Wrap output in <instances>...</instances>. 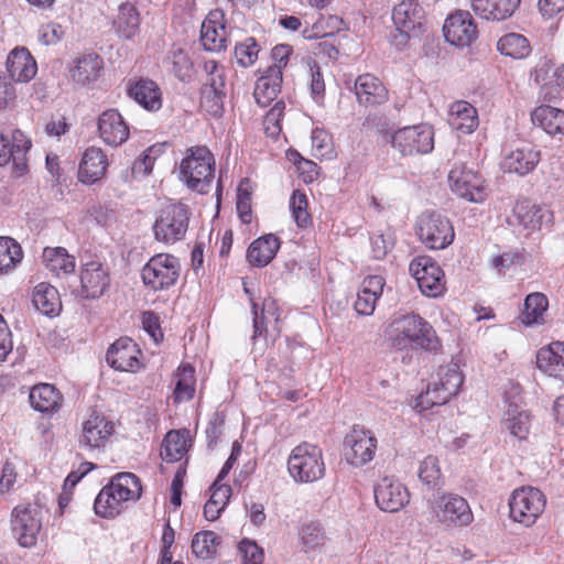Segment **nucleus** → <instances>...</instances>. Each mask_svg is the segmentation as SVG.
Masks as SVG:
<instances>
[{"instance_id":"1","label":"nucleus","mask_w":564,"mask_h":564,"mask_svg":"<svg viewBox=\"0 0 564 564\" xmlns=\"http://www.w3.org/2000/svg\"><path fill=\"white\" fill-rule=\"evenodd\" d=\"M386 333L390 346L398 350L410 348L435 350L438 347L433 327L417 314L395 317Z\"/></svg>"},{"instance_id":"2","label":"nucleus","mask_w":564,"mask_h":564,"mask_svg":"<svg viewBox=\"0 0 564 564\" xmlns=\"http://www.w3.org/2000/svg\"><path fill=\"white\" fill-rule=\"evenodd\" d=\"M215 172V158L205 145L187 149L180 164V176L186 186L199 194H206L212 187Z\"/></svg>"},{"instance_id":"3","label":"nucleus","mask_w":564,"mask_h":564,"mask_svg":"<svg viewBox=\"0 0 564 564\" xmlns=\"http://www.w3.org/2000/svg\"><path fill=\"white\" fill-rule=\"evenodd\" d=\"M288 469L296 482L308 484L322 479L326 470L322 449L306 442L299 444L289 456Z\"/></svg>"},{"instance_id":"4","label":"nucleus","mask_w":564,"mask_h":564,"mask_svg":"<svg viewBox=\"0 0 564 564\" xmlns=\"http://www.w3.org/2000/svg\"><path fill=\"white\" fill-rule=\"evenodd\" d=\"M191 209L184 203H172L163 207L153 225L158 241L173 245L185 238L188 230Z\"/></svg>"},{"instance_id":"5","label":"nucleus","mask_w":564,"mask_h":564,"mask_svg":"<svg viewBox=\"0 0 564 564\" xmlns=\"http://www.w3.org/2000/svg\"><path fill=\"white\" fill-rule=\"evenodd\" d=\"M438 381L430 384L424 393L416 399V408L427 410L447 403L459 391L464 378L457 365L441 367Z\"/></svg>"},{"instance_id":"6","label":"nucleus","mask_w":564,"mask_h":564,"mask_svg":"<svg viewBox=\"0 0 564 564\" xmlns=\"http://www.w3.org/2000/svg\"><path fill=\"white\" fill-rule=\"evenodd\" d=\"M181 272V264L176 257L169 253L153 256L142 268L143 284L156 292L173 286Z\"/></svg>"},{"instance_id":"7","label":"nucleus","mask_w":564,"mask_h":564,"mask_svg":"<svg viewBox=\"0 0 564 564\" xmlns=\"http://www.w3.org/2000/svg\"><path fill=\"white\" fill-rule=\"evenodd\" d=\"M416 234L427 248L435 250L446 248L455 237L451 221L435 212H424L419 216Z\"/></svg>"},{"instance_id":"8","label":"nucleus","mask_w":564,"mask_h":564,"mask_svg":"<svg viewBox=\"0 0 564 564\" xmlns=\"http://www.w3.org/2000/svg\"><path fill=\"white\" fill-rule=\"evenodd\" d=\"M391 144L402 155L430 153L434 148V131L421 123L398 129L391 134Z\"/></svg>"},{"instance_id":"9","label":"nucleus","mask_w":564,"mask_h":564,"mask_svg":"<svg viewBox=\"0 0 564 564\" xmlns=\"http://www.w3.org/2000/svg\"><path fill=\"white\" fill-rule=\"evenodd\" d=\"M430 506L436 520L447 528L467 527L474 520L467 500L455 494H444Z\"/></svg>"},{"instance_id":"10","label":"nucleus","mask_w":564,"mask_h":564,"mask_svg":"<svg viewBox=\"0 0 564 564\" xmlns=\"http://www.w3.org/2000/svg\"><path fill=\"white\" fill-rule=\"evenodd\" d=\"M545 503V497L538 488H518L509 500L510 517L513 521L529 527L543 512Z\"/></svg>"},{"instance_id":"11","label":"nucleus","mask_w":564,"mask_h":564,"mask_svg":"<svg viewBox=\"0 0 564 564\" xmlns=\"http://www.w3.org/2000/svg\"><path fill=\"white\" fill-rule=\"evenodd\" d=\"M42 528V512L37 506L19 505L11 513V529L23 547L35 545Z\"/></svg>"},{"instance_id":"12","label":"nucleus","mask_w":564,"mask_h":564,"mask_svg":"<svg viewBox=\"0 0 564 564\" xmlns=\"http://www.w3.org/2000/svg\"><path fill=\"white\" fill-rule=\"evenodd\" d=\"M31 147V140L19 129L10 137L0 133V166L12 161L13 177H22L29 170L26 155Z\"/></svg>"},{"instance_id":"13","label":"nucleus","mask_w":564,"mask_h":564,"mask_svg":"<svg viewBox=\"0 0 564 564\" xmlns=\"http://www.w3.org/2000/svg\"><path fill=\"white\" fill-rule=\"evenodd\" d=\"M377 445L378 441L372 432L354 426L344 440L345 458L349 465L361 467L373 459Z\"/></svg>"},{"instance_id":"14","label":"nucleus","mask_w":564,"mask_h":564,"mask_svg":"<svg viewBox=\"0 0 564 564\" xmlns=\"http://www.w3.org/2000/svg\"><path fill=\"white\" fill-rule=\"evenodd\" d=\"M409 270L424 295L436 297L443 294L445 290L444 272L431 257H416L411 261Z\"/></svg>"},{"instance_id":"15","label":"nucleus","mask_w":564,"mask_h":564,"mask_svg":"<svg viewBox=\"0 0 564 564\" xmlns=\"http://www.w3.org/2000/svg\"><path fill=\"white\" fill-rule=\"evenodd\" d=\"M452 191L468 202L480 203L486 197L482 177L466 164H455L448 173Z\"/></svg>"},{"instance_id":"16","label":"nucleus","mask_w":564,"mask_h":564,"mask_svg":"<svg viewBox=\"0 0 564 564\" xmlns=\"http://www.w3.org/2000/svg\"><path fill=\"white\" fill-rule=\"evenodd\" d=\"M79 295L83 299H99L110 286L109 268L99 260H90L84 263L79 272Z\"/></svg>"},{"instance_id":"17","label":"nucleus","mask_w":564,"mask_h":564,"mask_svg":"<svg viewBox=\"0 0 564 564\" xmlns=\"http://www.w3.org/2000/svg\"><path fill=\"white\" fill-rule=\"evenodd\" d=\"M445 40L455 46H468L477 36V29L469 12L458 10L451 14L443 26Z\"/></svg>"},{"instance_id":"18","label":"nucleus","mask_w":564,"mask_h":564,"mask_svg":"<svg viewBox=\"0 0 564 564\" xmlns=\"http://www.w3.org/2000/svg\"><path fill=\"white\" fill-rule=\"evenodd\" d=\"M375 499L381 510L397 512L409 502L410 494L399 480L383 477L375 487Z\"/></svg>"},{"instance_id":"19","label":"nucleus","mask_w":564,"mask_h":564,"mask_svg":"<svg viewBox=\"0 0 564 564\" xmlns=\"http://www.w3.org/2000/svg\"><path fill=\"white\" fill-rule=\"evenodd\" d=\"M113 433V424L102 414L93 412L82 424L79 446L85 448H99L106 444Z\"/></svg>"},{"instance_id":"20","label":"nucleus","mask_w":564,"mask_h":564,"mask_svg":"<svg viewBox=\"0 0 564 564\" xmlns=\"http://www.w3.org/2000/svg\"><path fill=\"white\" fill-rule=\"evenodd\" d=\"M140 350L129 337L117 339L108 349L106 360L108 365L119 371H135L139 368Z\"/></svg>"},{"instance_id":"21","label":"nucleus","mask_w":564,"mask_h":564,"mask_svg":"<svg viewBox=\"0 0 564 564\" xmlns=\"http://www.w3.org/2000/svg\"><path fill=\"white\" fill-rule=\"evenodd\" d=\"M99 137L111 147L121 145L129 138V127L117 109H108L98 118Z\"/></svg>"},{"instance_id":"22","label":"nucleus","mask_w":564,"mask_h":564,"mask_svg":"<svg viewBox=\"0 0 564 564\" xmlns=\"http://www.w3.org/2000/svg\"><path fill=\"white\" fill-rule=\"evenodd\" d=\"M227 32L224 13L220 10L209 12L200 26V43L206 51L220 52L226 48Z\"/></svg>"},{"instance_id":"23","label":"nucleus","mask_w":564,"mask_h":564,"mask_svg":"<svg viewBox=\"0 0 564 564\" xmlns=\"http://www.w3.org/2000/svg\"><path fill=\"white\" fill-rule=\"evenodd\" d=\"M540 160V151L534 145L523 144L510 151L505 156L501 166L505 172L524 176L536 167Z\"/></svg>"},{"instance_id":"24","label":"nucleus","mask_w":564,"mask_h":564,"mask_svg":"<svg viewBox=\"0 0 564 564\" xmlns=\"http://www.w3.org/2000/svg\"><path fill=\"white\" fill-rule=\"evenodd\" d=\"M423 18V9L414 0H403L392 11L395 30H401L403 34L409 32L422 33Z\"/></svg>"},{"instance_id":"25","label":"nucleus","mask_w":564,"mask_h":564,"mask_svg":"<svg viewBox=\"0 0 564 564\" xmlns=\"http://www.w3.org/2000/svg\"><path fill=\"white\" fill-rule=\"evenodd\" d=\"M538 368L545 375L564 382V343L553 341L536 354Z\"/></svg>"},{"instance_id":"26","label":"nucleus","mask_w":564,"mask_h":564,"mask_svg":"<svg viewBox=\"0 0 564 564\" xmlns=\"http://www.w3.org/2000/svg\"><path fill=\"white\" fill-rule=\"evenodd\" d=\"M7 69L14 82L26 83L36 72V62L25 47L12 50L7 58Z\"/></svg>"},{"instance_id":"27","label":"nucleus","mask_w":564,"mask_h":564,"mask_svg":"<svg viewBox=\"0 0 564 564\" xmlns=\"http://www.w3.org/2000/svg\"><path fill=\"white\" fill-rule=\"evenodd\" d=\"M129 97L149 111H156L162 107V94L155 82L140 78L127 88Z\"/></svg>"},{"instance_id":"28","label":"nucleus","mask_w":564,"mask_h":564,"mask_svg":"<svg viewBox=\"0 0 564 564\" xmlns=\"http://www.w3.org/2000/svg\"><path fill=\"white\" fill-rule=\"evenodd\" d=\"M520 4V0H471L476 15L488 21H503L510 18Z\"/></svg>"},{"instance_id":"29","label":"nucleus","mask_w":564,"mask_h":564,"mask_svg":"<svg viewBox=\"0 0 564 564\" xmlns=\"http://www.w3.org/2000/svg\"><path fill=\"white\" fill-rule=\"evenodd\" d=\"M355 94L360 104L366 106L381 105L387 100V89L371 74H364L355 80Z\"/></svg>"},{"instance_id":"30","label":"nucleus","mask_w":564,"mask_h":564,"mask_svg":"<svg viewBox=\"0 0 564 564\" xmlns=\"http://www.w3.org/2000/svg\"><path fill=\"white\" fill-rule=\"evenodd\" d=\"M282 72L279 66H270L256 83L253 96L258 105L267 107L281 90Z\"/></svg>"},{"instance_id":"31","label":"nucleus","mask_w":564,"mask_h":564,"mask_svg":"<svg viewBox=\"0 0 564 564\" xmlns=\"http://www.w3.org/2000/svg\"><path fill=\"white\" fill-rule=\"evenodd\" d=\"M546 213L545 209L529 200H520L516 203L508 223L511 226H519L531 231L538 230Z\"/></svg>"},{"instance_id":"32","label":"nucleus","mask_w":564,"mask_h":564,"mask_svg":"<svg viewBox=\"0 0 564 564\" xmlns=\"http://www.w3.org/2000/svg\"><path fill=\"white\" fill-rule=\"evenodd\" d=\"M107 165V158L101 149L88 148L79 164V180L88 184L97 182L105 174Z\"/></svg>"},{"instance_id":"33","label":"nucleus","mask_w":564,"mask_h":564,"mask_svg":"<svg viewBox=\"0 0 564 564\" xmlns=\"http://www.w3.org/2000/svg\"><path fill=\"white\" fill-rule=\"evenodd\" d=\"M280 248L279 238L272 234L256 239L247 250L250 264L262 268L269 264Z\"/></svg>"},{"instance_id":"34","label":"nucleus","mask_w":564,"mask_h":564,"mask_svg":"<svg viewBox=\"0 0 564 564\" xmlns=\"http://www.w3.org/2000/svg\"><path fill=\"white\" fill-rule=\"evenodd\" d=\"M531 414L516 403H510L502 420V426L511 436L524 441L530 434Z\"/></svg>"},{"instance_id":"35","label":"nucleus","mask_w":564,"mask_h":564,"mask_svg":"<svg viewBox=\"0 0 564 564\" xmlns=\"http://www.w3.org/2000/svg\"><path fill=\"white\" fill-rule=\"evenodd\" d=\"M532 122L550 135H564V110L542 105L531 115Z\"/></svg>"},{"instance_id":"36","label":"nucleus","mask_w":564,"mask_h":564,"mask_svg":"<svg viewBox=\"0 0 564 564\" xmlns=\"http://www.w3.org/2000/svg\"><path fill=\"white\" fill-rule=\"evenodd\" d=\"M102 58L97 54H85L80 56L76 65L70 69L72 79L83 86L95 83L102 69Z\"/></svg>"},{"instance_id":"37","label":"nucleus","mask_w":564,"mask_h":564,"mask_svg":"<svg viewBox=\"0 0 564 564\" xmlns=\"http://www.w3.org/2000/svg\"><path fill=\"white\" fill-rule=\"evenodd\" d=\"M108 486L122 503L135 501L142 494L140 479L132 473L117 474Z\"/></svg>"},{"instance_id":"38","label":"nucleus","mask_w":564,"mask_h":564,"mask_svg":"<svg viewBox=\"0 0 564 564\" xmlns=\"http://www.w3.org/2000/svg\"><path fill=\"white\" fill-rule=\"evenodd\" d=\"M32 408L39 412H54L61 406L62 397L54 386L48 383L37 384L32 388L30 395Z\"/></svg>"},{"instance_id":"39","label":"nucleus","mask_w":564,"mask_h":564,"mask_svg":"<svg viewBox=\"0 0 564 564\" xmlns=\"http://www.w3.org/2000/svg\"><path fill=\"white\" fill-rule=\"evenodd\" d=\"M32 304L43 315H56L61 310V301L56 288L47 283L37 284L33 290Z\"/></svg>"},{"instance_id":"40","label":"nucleus","mask_w":564,"mask_h":564,"mask_svg":"<svg viewBox=\"0 0 564 564\" xmlns=\"http://www.w3.org/2000/svg\"><path fill=\"white\" fill-rule=\"evenodd\" d=\"M449 124L462 133H471L478 126L475 107L467 101L453 104L449 113Z\"/></svg>"},{"instance_id":"41","label":"nucleus","mask_w":564,"mask_h":564,"mask_svg":"<svg viewBox=\"0 0 564 564\" xmlns=\"http://www.w3.org/2000/svg\"><path fill=\"white\" fill-rule=\"evenodd\" d=\"M42 258L46 269L56 276L67 275L75 271V258L68 254L65 248H45Z\"/></svg>"},{"instance_id":"42","label":"nucleus","mask_w":564,"mask_h":564,"mask_svg":"<svg viewBox=\"0 0 564 564\" xmlns=\"http://www.w3.org/2000/svg\"><path fill=\"white\" fill-rule=\"evenodd\" d=\"M551 70L552 68L546 63L536 67L534 80L541 86L546 96L556 97L561 90H564V65L555 69L550 77L549 73Z\"/></svg>"},{"instance_id":"43","label":"nucleus","mask_w":564,"mask_h":564,"mask_svg":"<svg viewBox=\"0 0 564 564\" xmlns=\"http://www.w3.org/2000/svg\"><path fill=\"white\" fill-rule=\"evenodd\" d=\"M174 401H188L195 393V370L191 365H182L175 372Z\"/></svg>"},{"instance_id":"44","label":"nucleus","mask_w":564,"mask_h":564,"mask_svg":"<svg viewBox=\"0 0 564 564\" xmlns=\"http://www.w3.org/2000/svg\"><path fill=\"white\" fill-rule=\"evenodd\" d=\"M497 50L502 55L517 59L527 57L531 52L529 41L519 33H508L501 36L497 42Z\"/></svg>"},{"instance_id":"45","label":"nucleus","mask_w":564,"mask_h":564,"mask_svg":"<svg viewBox=\"0 0 564 564\" xmlns=\"http://www.w3.org/2000/svg\"><path fill=\"white\" fill-rule=\"evenodd\" d=\"M116 25L118 33L124 39H131L137 34L140 25V15L132 3L126 2L119 7Z\"/></svg>"},{"instance_id":"46","label":"nucleus","mask_w":564,"mask_h":564,"mask_svg":"<svg viewBox=\"0 0 564 564\" xmlns=\"http://www.w3.org/2000/svg\"><path fill=\"white\" fill-rule=\"evenodd\" d=\"M187 452V438L185 432L170 431L163 441L161 456L166 462H177Z\"/></svg>"},{"instance_id":"47","label":"nucleus","mask_w":564,"mask_h":564,"mask_svg":"<svg viewBox=\"0 0 564 564\" xmlns=\"http://www.w3.org/2000/svg\"><path fill=\"white\" fill-rule=\"evenodd\" d=\"M22 258V248L13 238L0 237V274L12 271Z\"/></svg>"},{"instance_id":"48","label":"nucleus","mask_w":564,"mask_h":564,"mask_svg":"<svg viewBox=\"0 0 564 564\" xmlns=\"http://www.w3.org/2000/svg\"><path fill=\"white\" fill-rule=\"evenodd\" d=\"M547 307L549 301L543 293L534 292L529 294L524 300L523 323L527 325L541 323Z\"/></svg>"},{"instance_id":"49","label":"nucleus","mask_w":564,"mask_h":564,"mask_svg":"<svg viewBox=\"0 0 564 564\" xmlns=\"http://www.w3.org/2000/svg\"><path fill=\"white\" fill-rule=\"evenodd\" d=\"M122 501L119 500L109 486H105L95 499L94 509L96 514L102 518H112L122 510Z\"/></svg>"},{"instance_id":"50","label":"nucleus","mask_w":564,"mask_h":564,"mask_svg":"<svg viewBox=\"0 0 564 564\" xmlns=\"http://www.w3.org/2000/svg\"><path fill=\"white\" fill-rule=\"evenodd\" d=\"M219 543V536L213 531H202L194 535L192 540V552L200 558H208L216 553V546Z\"/></svg>"},{"instance_id":"51","label":"nucleus","mask_w":564,"mask_h":564,"mask_svg":"<svg viewBox=\"0 0 564 564\" xmlns=\"http://www.w3.org/2000/svg\"><path fill=\"white\" fill-rule=\"evenodd\" d=\"M259 52L260 47L256 39L247 37L235 46L236 62L241 67H250L258 59Z\"/></svg>"},{"instance_id":"52","label":"nucleus","mask_w":564,"mask_h":564,"mask_svg":"<svg viewBox=\"0 0 564 564\" xmlns=\"http://www.w3.org/2000/svg\"><path fill=\"white\" fill-rule=\"evenodd\" d=\"M307 206V196L299 189L294 191L290 198V209L296 225L301 228H305L312 223Z\"/></svg>"},{"instance_id":"53","label":"nucleus","mask_w":564,"mask_h":564,"mask_svg":"<svg viewBox=\"0 0 564 564\" xmlns=\"http://www.w3.org/2000/svg\"><path fill=\"white\" fill-rule=\"evenodd\" d=\"M225 98V90H210V88H202L200 90V106L214 117L221 116Z\"/></svg>"},{"instance_id":"54","label":"nucleus","mask_w":564,"mask_h":564,"mask_svg":"<svg viewBox=\"0 0 564 564\" xmlns=\"http://www.w3.org/2000/svg\"><path fill=\"white\" fill-rule=\"evenodd\" d=\"M306 67L310 76V91L316 102H321L325 96V82L321 73V67L313 58L306 61Z\"/></svg>"},{"instance_id":"55","label":"nucleus","mask_w":564,"mask_h":564,"mask_svg":"<svg viewBox=\"0 0 564 564\" xmlns=\"http://www.w3.org/2000/svg\"><path fill=\"white\" fill-rule=\"evenodd\" d=\"M285 104L276 101L263 118V129L267 135L276 138L282 131L281 119L284 115Z\"/></svg>"},{"instance_id":"56","label":"nucleus","mask_w":564,"mask_h":564,"mask_svg":"<svg viewBox=\"0 0 564 564\" xmlns=\"http://www.w3.org/2000/svg\"><path fill=\"white\" fill-rule=\"evenodd\" d=\"M394 240L388 229L387 231L373 232L370 236L371 256L376 260L383 259L393 247Z\"/></svg>"},{"instance_id":"57","label":"nucleus","mask_w":564,"mask_h":564,"mask_svg":"<svg viewBox=\"0 0 564 564\" xmlns=\"http://www.w3.org/2000/svg\"><path fill=\"white\" fill-rule=\"evenodd\" d=\"M301 539L305 547L313 550L325 543L326 535L319 523L311 522L302 528Z\"/></svg>"},{"instance_id":"58","label":"nucleus","mask_w":564,"mask_h":564,"mask_svg":"<svg viewBox=\"0 0 564 564\" xmlns=\"http://www.w3.org/2000/svg\"><path fill=\"white\" fill-rule=\"evenodd\" d=\"M441 470L436 457L427 456L419 467V478L423 484L430 487L438 485Z\"/></svg>"},{"instance_id":"59","label":"nucleus","mask_w":564,"mask_h":564,"mask_svg":"<svg viewBox=\"0 0 564 564\" xmlns=\"http://www.w3.org/2000/svg\"><path fill=\"white\" fill-rule=\"evenodd\" d=\"M171 63L172 70L178 79L185 82L191 78L193 64L183 50L177 48L172 52Z\"/></svg>"},{"instance_id":"60","label":"nucleus","mask_w":564,"mask_h":564,"mask_svg":"<svg viewBox=\"0 0 564 564\" xmlns=\"http://www.w3.org/2000/svg\"><path fill=\"white\" fill-rule=\"evenodd\" d=\"M238 550L242 555V564H262L263 552L256 542L243 540Z\"/></svg>"},{"instance_id":"61","label":"nucleus","mask_w":564,"mask_h":564,"mask_svg":"<svg viewBox=\"0 0 564 564\" xmlns=\"http://www.w3.org/2000/svg\"><path fill=\"white\" fill-rule=\"evenodd\" d=\"M236 208L240 220L243 224L251 223V193L242 187H238Z\"/></svg>"},{"instance_id":"62","label":"nucleus","mask_w":564,"mask_h":564,"mask_svg":"<svg viewBox=\"0 0 564 564\" xmlns=\"http://www.w3.org/2000/svg\"><path fill=\"white\" fill-rule=\"evenodd\" d=\"M64 36V29L55 22L43 25L40 30V40L45 45L57 43Z\"/></svg>"},{"instance_id":"63","label":"nucleus","mask_w":564,"mask_h":564,"mask_svg":"<svg viewBox=\"0 0 564 564\" xmlns=\"http://www.w3.org/2000/svg\"><path fill=\"white\" fill-rule=\"evenodd\" d=\"M143 329L151 336V338L158 344L162 338L163 334L159 325L158 316L152 312H145L142 315Z\"/></svg>"},{"instance_id":"64","label":"nucleus","mask_w":564,"mask_h":564,"mask_svg":"<svg viewBox=\"0 0 564 564\" xmlns=\"http://www.w3.org/2000/svg\"><path fill=\"white\" fill-rule=\"evenodd\" d=\"M377 300L378 299L373 297L369 293L360 290L355 302L356 312L359 315H371L375 311Z\"/></svg>"}]
</instances>
